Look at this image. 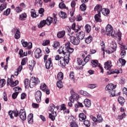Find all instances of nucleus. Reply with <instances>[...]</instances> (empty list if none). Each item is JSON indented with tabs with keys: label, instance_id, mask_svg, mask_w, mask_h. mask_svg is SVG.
<instances>
[{
	"label": "nucleus",
	"instance_id": "obj_1",
	"mask_svg": "<svg viewBox=\"0 0 127 127\" xmlns=\"http://www.w3.org/2000/svg\"><path fill=\"white\" fill-rule=\"evenodd\" d=\"M65 49L66 52L64 51V50L60 49L58 50V52L60 54L64 55V56H67V54H72V52H74V49L73 48H71V43L70 42H67L65 44Z\"/></svg>",
	"mask_w": 127,
	"mask_h": 127
},
{
	"label": "nucleus",
	"instance_id": "obj_2",
	"mask_svg": "<svg viewBox=\"0 0 127 127\" xmlns=\"http://www.w3.org/2000/svg\"><path fill=\"white\" fill-rule=\"evenodd\" d=\"M69 60H70V54H66V56L61 57L60 60V65L62 68H64L66 66V64H69Z\"/></svg>",
	"mask_w": 127,
	"mask_h": 127
},
{
	"label": "nucleus",
	"instance_id": "obj_3",
	"mask_svg": "<svg viewBox=\"0 0 127 127\" xmlns=\"http://www.w3.org/2000/svg\"><path fill=\"white\" fill-rule=\"evenodd\" d=\"M117 50V43L115 42H112L111 43L110 47L106 50V52L108 54H112V53H114V52H116Z\"/></svg>",
	"mask_w": 127,
	"mask_h": 127
},
{
	"label": "nucleus",
	"instance_id": "obj_4",
	"mask_svg": "<svg viewBox=\"0 0 127 127\" xmlns=\"http://www.w3.org/2000/svg\"><path fill=\"white\" fill-rule=\"evenodd\" d=\"M39 83H40V81H39L38 78L32 77L30 80L29 87L33 88L36 86L37 84H39Z\"/></svg>",
	"mask_w": 127,
	"mask_h": 127
},
{
	"label": "nucleus",
	"instance_id": "obj_5",
	"mask_svg": "<svg viewBox=\"0 0 127 127\" xmlns=\"http://www.w3.org/2000/svg\"><path fill=\"white\" fill-rule=\"evenodd\" d=\"M77 66H76V68L78 70H83L84 66L85 65V63L84 62L83 63V60L80 58L77 59Z\"/></svg>",
	"mask_w": 127,
	"mask_h": 127
},
{
	"label": "nucleus",
	"instance_id": "obj_6",
	"mask_svg": "<svg viewBox=\"0 0 127 127\" xmlns=\"http://www.w3.org/2000/svg\"><path fill=\"white\" fill-rule=\"evenodd\" d=\"M69 41L73 45H79L80 44V40L77 37L74 36H69Z\"/></svg>",
	"mask_w": 127,
	"mask_h": 127
},
{
	"label": "nucleus",
	"instance_id": "obj_7",
	"mask_svg": "<svg viewBox=\"0 0 127 127\" xmlns=\"http://www.w3.org/2000/svg\"><path fill=\"white\" fill-rule=\"evenodd\" d=\"M21 43L23 47H27V49H31L32 48V43L25 42L24 39H22Z\"/></svg>",
	"mask_w": 127,
	"mask_h": 127
},
{
	"label": "nucleus",
	"instance_id": "obj_8",
	"mask_svg": "<svg viewBox=\"0 0 127 127\" xmlns=\"http://www.w3.org/2000/svg\"><path fill=\"white\" fill-rule=\"evenodd\" d=\"M41 97H42V93L40 90L37 91L35 94V98L37 103H40L41 102Z\"/></svg>",
	"mask_w": 127,
	"mask_h": 127
},
{
	"label": "nucleus",
	"instance_id": "obj_9",
	"mask_svg": "<svg viewBox=\"0 0 127 127\" xmlns=\"http://www.w3.org/2000/svg\"><path fill=\"white\" fill-rule=\"evenodd\" d=\"M19 117L22 121H25L26 120V112L23 109L20 110L19 112Z\"/></svg>",
	"mask_w": 127,
	"mask_h": 127
},
{
	"label": "nucleus",
	"instance_id": "obj_10",
	"mask_svg": "<svg viewBox=\"0 0 127 127\" xmlns=\"http://www.w3.org/2000/svg\"><path fill=\"white\" fill-rule=\"evenodd\" d=\"M40 89L42 90L43 92H46L47 95H49V94H50V90L48 88V87L45 83L41 84Z\"/></svg>",
	"mask_w": 127,
	"mask_h": 127
},
{
	"label": "nucleus",
	"instance_id": "obj_11",
	"mask_svg": "<svg viewBox=\"0 0 127 127\" xmlns=\"http://www.w3.org/2000/svg\"><path fill=\"white\" fill-rule=\"evenodd\" d=\"M114 31L113 27L110 24H108L106 27V34L110 36L112 35L113 31Z\"/></svg>",
	"mask_w": 127,
	"mask_h": 127
},
{
	"label": "nucleus",
	"instance_id": "obj_12",
	"mask_svg": "<svg viewBox=\"0 0 127 127\" xmlns=\"http://www.w3.org/2000/svg\"><path fill=\"white\" fill-rule=\"evenodd\" d=\"M8 115L11 119H14L13 116H12V115H14V117H15L16 118H17L18 116H19V112H18L17 109H16L14 111H9Z\"/></svg>",
	"mask_w": 127,
	"mask_h": 127
},
{
	"label": "nucleus",
	"instance_id": "obj_13",
	"mask_svg": "<svg viewBox=\"0 0 127 127\" xmlns=\"http://www.w3.org/2000/svg\"><path fill=\"white\" fill-rule=\"evenodd\" d=\"M45 62H46V64H45L46 69H47V70H49V69H50V68H51V67L53 66L51 58H50L49 59H48V60L46 61Z\"/></svg>",
	"mask_w": 127,
	"mask_h": 127
},
{
	"label": "nucleus",
	"instance_id": "obj_14",
	"mask_svg": "<svg viewBox=\"0 0 127 127\" xmlns=\"http://www.w3.org/2000/svg\"><path fill=\"white\" fill-rule=\"evenodd\" d=\"M41 53H42V51L41 50V49L39 48H37V49H36L34 52V55L35 58H36L37 59H38V58H40V57L42 56Z\"/></svg>",
	"mask_w": 127,
	"mask_h": 127
},
{
	"label": "nucleus",
	"instance_id": "obj_15",
	"mask_svg": "<svg viewBox=\"0 0 127 127\" xmlns=\"http://www.w3.org/2000/svg\"><path fill=\"white\" fill-rule=\"evenodd\" d=\"M113 66L112 65V62L111 61H108L104 64V68L106 70H111V68Z\"/></svg>",
	"mask_w": 127,
	"mask_h": 127
},
{
	"label": "nucleus",
	"instance_id": "obj_16",
	"mask_svg": "<svg viewBox=\"0 0 127 127\" xmlns=\"http://www.w3.org/2000/svg\"><path fill=\"white\" fill-rule=\"evenodd\" d=\"M76 36L79 40H83L85 37V32L81 31L79 33H77Z\"/></svg>",
	"mask_w": 127,
	"mask_h": 127
},
{
	"label": "nucleus",
	"instance_id": "obj_17",
	"mask_svg": "<svg viewBox=\"0 0 127 127\" xmlns=\"http://www.w3.org/2000/svg\"><path fill=\"white\" fill-rule=\"evenodd\" d=\"M126 63L127 61H126V60L120 58L117 62V65H118V66H125Z\"/></svg>",
	"mask_w": 127,
	"mask_h": 127
},
{
	"label": "nucleus",
	"instance_id": "obj_18",
	"mask_svg": "<svg viewBox=\"0 0 127 127\" xmlns=\"http://www.w3.org/2000/svg\"><path fill=\"white\" fill-rule=\"evenodd\" d=\"M9 83H11V87H15V86H16V85L18 84V80H16L15 82H14L11 79H9L8 78L7 79V84H9Z\"/></svg>",
	"mask_w": 127,
	"mask_h": 127
},
{
	"label": "nucleus",
	"instance_id": "obj_19",
	"mask_svg": "<svg viewBox=\"0 0 127 127\" xmlns=\"http://www.w3.org/2000/svg\"><path fill=\"white\" fill-rule=\"evenodd\" d=\"M117 85H114L113 83L107 85L105 88L106 91H112L114 89H116Z\"/></svg>",
	"mask_w": 127,
	"mask_h": 127
},
{
	"label": "nucleus",
	"instance_id": "obj_20",
	"mask_svg": "<svg viewBox=\"0 0 127 127\" xmlns=\"http://www.w3.org/2000/svg\"><path fill=\"white\" fill-rule=\"evenodd\" d=\"M84 104L86 108H90L91 107V105H92V103L91 102V100L85 99L84 101Z\"/></svg>",
	"mask_w": 127,
	"mask_h": 127
},
{
	"label": "nucleus",
	"instance_id": "obj_21",
	"mask_svg": "<svg viewBox=\"0 0 127 127\" xmlns=\"http://www.w3.org/2000/svg\"><path fill=\"white\" fill-rule=\"evenodd\" d=\"M57 116V113L56 112H52L50 113L49 115V118L51 120V121H55V117Z\"/></svg>",
	"mask_w": 127,
	"mask_h": 127
},
{
	"label": "nucleus",
	"instance_id": "obj_22",
	"mask_svg": "<svg viewBox=\"0 0 127 127\" xmlns=\"http://www.w3.org/2000/svg\"><path fill=\"white\" fill-rule=\"evenodd\" d=\"M102 10H103V6L100 4H97L94 8V11H97L98 13H99V12L101 13Z\"/></svg>",
	"mask_w": 127,
	"mask_h": 127
},
{
	"label": "nucleus",
	"instance_id": "obj_23",
	"mask_svg": "<svg viewBox=\"0 0 127 127\" xmlns=\"http://www.w3.org/2000/svg\"><path fill=\"white\" fill-rule=\"evenodd\" d=\"M94 18L97 22H102V19L101 18V13L99 12L94 16Z\"/></svg>",
	"mask_w": 127,
	"mask_h": 127
},
{
	"label": "nucleus",
	"instance_id": "obj_24",
	"mask_svg": "<svg viewBox=\"0 0 127 127\" xmlns=\"http://www.w3.org/2000/svg\"><path fill=\"white\" fill-rule=\"evenodd\" d=\"M27 120L28 124L32 125V123H33V114L30 113L28 116Z\"/></svg>",
	"mask_w": 127,
	"mask_h": 127
},
{
	"label": "nucleus",
	"instance_id": "obj_25",
	"mask_svg": "<svg viewBox=\"0 0 127 127\" xmlns=\"http://www.w3.org/2000/svg\"><path fill=\"white\" fill-rule=\"evenodd\" d=\"M71 29L74 30V31L75 32H78V31L81 29V27L79 25H77V29H76V23H73L71 26Z\"/></svg>",
	"mask_w": 127,
	"mask_h": 127
},
{
	"label": "nucleus",
	"instance_id": "obj_26",
	"mask_svg": "<svg viewBox=\"0 0 127 127\" xmlns=\"http://www.w3.org/2000/svg\"><path fill=\"white\" fill-rule=\"evenodd\" d=\"M79 120L80 122H83V121H85L86 119H87V116L84 113H80L79 114Z\"/></svg>",
	"mask_w": 127,
	"mask_h": 127
},
{
	"label": "nucleus",
	"instance_id": "obj_27",
	"mask_svg": "<svg viewBox=\"0 0 127 127\" xmlns=\"http://www.w3.org/2000/svg\"><path fill=\"white\" fill-rule=\"evenodd\" d=\"M46 21V24L47 25H50L52 22H53V18L51 17H48L45 20Z\"/></svg>",
	"mask_w": 127,
	"mask_h": 127
},
{
	"label": "nucleus",
	"instance_id": "obj_28",
	"mask_svg": "<svg viewBox=\"0 0 127 127\" xmlns=\"http://www.w3.org/2000/svg\"><path fill=\"white\" fill-rule=\"evenodd\" d=\"M118 102L119 104L121 105V106H124L125 102H126V100L125 99V98H124V97L120 96L118 98Z\"/></svg>",
	"mask_w": 127,
	"mask_h": 127
},
{
	"label": "nucleus",
	"instance_id": "obj_29",
	"mask_svg": "<svg viewBox=\"0 0 127 127\" xmlns=\"http://www.w3.org/2000/svg\"><path fill=\"white\" fill-rule=\"evenodd\" d=\"M35 64H36V62L34 61H32L31 63H29V68L30 71H32V70H33V68H34V66H35Z\"/></svg>",
	"mask_w": 127,
	"mask_h": 127
},
{
	"label": "nucleus",
	"instance_id": "obj_30",
	"mask_svg": "<svg viewBox=\"0 0 127 127\" xmlns=\"http://www.w3.org/2000/svg\"><path fill=\"white\" fill-rule=\"evenodd\" d=\"M90 60H92V57L91 56V55L89 54L84 59L83 62H84V64L86 65Z\"/></svg>",
	"mask_w": 127,
	"mask_h": 127
},
{
	"label": "nucleus",
	"instance_id": "obj_31",
	"mask_svg": "<svg viewBox=\"0 0 127 127\" xmlns=\"http://www.w3.org/2000/svg\"><path fill=\"white\" fill-rule=\"evenodd\" d=\"M101 12L102 14H103V15L106 16V15H108V14H110V9L108 8H103L102 9Z\"/></svg>",
	"mask_w": 127,
	"mask_h": 127
},
{
	"label": "nucleus",
	"instance_id": "obj_32",
	"mask_svg": "<svg viewBox=\"0 0 127 127\" xmlns=\"http://www.w3.org/2000/svg\"><path fill=\"white\" fill-rule=\"evenodd\" d=\"M92 41H93V37L92 36H89L85 38V42L87 44H90Z\"/></svg>",
	"mask_w": 127,
	"mask_h": 127
},
{
	"label": "nucleus",
	"instance_id": "obj_33",
	"mask_svg": "<svg viewBox=\"0 0 127 127\" xmlns=\"http://www.w3.org/2000/svg\"><path fill=\"white\" fill-rule=\"evenodd\" d=\"M115 39H116L118 41H121L122 40V32H118L116 35Z\"/></svg>",
	"mask_w": 127,
	"mask_h": 127
},
{
	"label": "nucleus",
	"instance_id": "obj_34",
	"mask_svg": "<svg viewBox=\"0 0 127 127\" xmlns=\"http://www.w3.org/2000/svg\"><path fill=\"white\" fill-rule=\"evenodd\" d=\"M64 77V74L63 72L60 71L58 73L57 75V78L59 81H62Z\"/></svg>",
	"mask_w": 127,
	"mask_h": 127
},
{
	"label": "nucleus",
	"instance_id": "obj_35",
	"mask_svg": "<svg viewBox=\"0 0 127 127\" xmlns=\"http://www.w3.org/2000/svg\"><path fill=\"white\" fill-rule=\"evenodd\" d=\"M59 6L60 8H61L62 9H66V10L69 9L68 7H66V5L63 2L60 3Z\"/></svg>",
	"mask_w": 127,
	"mask_h": 127
},
{
	"label": "nucleus",
	"instance_id": "obj_36",
	"mask_svg": "<svg viewBox=\"0 0 127 127\" xmlns=\"http://www.w3.org/2000/svg\"><path fill=\"white\" fill-rule=\"evenodd\" d=\"M46 24V21L45 20H43L40 21L39 24H38V27L39 28H42Z\"/></svg>",
	"mask_w": 127,
	"mask_h": 127
},
{
	"label": "nucleus",
	"instance_id": "obj_37",
	"mask_svg": "<svg viewBox=\"0 0 127 127\" xmlns=\"http://www.w3.org/2000/svg\"><path fill=\"white\" fill-rule=\"evenodd\" d=\"M65 35V31H61L58 33L57 36L58 38H63Z\"/></svg>",
	"mask_w": 127,
	"mask_h": 127
},
{
	"label": "nucleus",
	"instance_id": "obj_38",
	"mask_svg": "<svg viewBox=\"0 0 127 127\" xmlns=\"http://www.w3.org/2000/svg\"><path fill=\"white\" fill-rule=\"evenodd\" d=\"M97 123H102V122H104V119H103V117H102V115L100 114H97Z\"/></svg>",
	"mask_w": 127,
	"mask_h": 127
},
{
	"label": "nucleus",
	"instance_id": "obj_39",
	"mask_svg": "<svg viewBox=\"0 0 127 127\" xmlns=\"http://www.w3.org/2000/svg\"><path fill=\"white\" fill-rule=\"evenodd\" d=\"M14 37L15 39H19L20 38V31H19V29H17Z\"/></svg>",
	"mask_w": 127,
	"mask_h": 127
},
{
	"label": "nucleus",
	"instance_id": "obj_40",
	"mask_svg": "<svg viewBox=\"0 0 127 127\" xmlns=\"http://www.w3.org/2000/svg\"><path fill=\"white\" fill-rule=\"evenodd\" d=\"M91 63L92 64V66L94 67L99 66V61L97 60L91 61Z\"/></svg>",
	"mask_w": 127,
	"mask_h": 127
},
{
	"label": "nucleus",
	"instance_id": "obj_41",
	"mask_svg": "<svg viewBox=\"0 0 127 127\" xmlns=\"http://www.w3.org/2000/svg\"><path fill=\"white\" fill-rule=\"evenodd\" d=\"M31 16L33 18H36V17L38 16V15L36 14V12H35V10H34V9H31Z\"/></svg>",
	"mask_w": 127,
	"mask_h": 127
},
{
	"label": "nucleus",
	"instance_id": "obj_42",
	"mask_svg": "<svg viewBox=\"0 0 127 127\" xmlns=\"http://www.w3.org/2000/svg\"><path fill=\"white\" fill-rule=\"evenodd\" d=\"M92 29V28L91 27V26L89 24H86L85 26V30L87 33H90L91 32V30Z\"/></svg>",
	"mask_w": 127,
	"mask_h": 127
},
{
	"label": "nucleus",
	"instance_id": "obj_43",
	"mask_svg": "<svg viewBox=\"0 0 127 127\" xmlns=\"http://www.w3.org/2000/svg\"><path fill=\"white\" fill-rule=\"evenodd\" d=\"M59 15H60V17L62 18H66L67 17V13H66L64 11H61L59 13Z\"/></svg>",
	"mask_w": 127,
	"mask_h": 127
},
{
	"label": "nucleus",
	"instance_id": "obj_44",
	"mask_svg": "<svg viewBox=\"0 0 127 127\" xmlns=\"http://www.w3.org/2000/svg\"><path fill=\"white\" fill-rule=\"evenodd\" d=\"M43 2L42 0H35V5H39L40 7L42 6Z\"/></svg>",
	"mask_w": 127,
	"mask_h": 127
},
{
	"label": "nucleus",
	"instance_id": "obj_45",
	"mask_svg": "<svg viewBox=\"0 0 127 127\" xmlns=\"http://www.w3.org/2000/svg\"><path fill=\"white\" fill-rule=\"evenodd\" d=\"M26 17H27V15L26 13H24L19 15V19L20 20H24V18H26Z\"/></svg>",
	"mask_w": 127,
	"mask_h": 127
},
{
	"label": "nucleus",
	"instance_id": "obj_46",
	"mask_svg": "<svg viewBox=\"0 0 127 127\" xmlns=\"http://www.w3.org/2000/svg\"><path fill=\"white\" fill-rule=\"evenodd\" d=\"M110 73H108V75H111V74H119L120 70L119 69H112L110 70Z\"/></svg>",
	"mask_w": 127,
	"mask_h": 127
},
{
	"label": "nucleus",
	"instance_id": "obj_47",
	"mask_svg": "<svg viewBox=\"0 0 127 127\" xmlns=\"http://www.w3.org/2000/svg\"><path fill=\"white\" fill-rule=\"evenodd\" d=\"M70 127H79L78 124L76 123L74 120H72L70 123Z\"/></svg>",
	"mask_w": 127,
	"mask_h": 127
},
{
	"label": "nucleus",
	"instance_id": "obj_48",
	"mask_svg": "<svg viewBox=\"0 0 127 127\" xmlns=\"http://www.w3.org/2000/svg\"><path fill=\"white\" fill-rule=\"evenodd\" d=\"M30 83V81H29V79L28 78H25L24 80V84L25 88L29 87V83Z\"/></svg>",
	"mask_w": 127,
	"mask_h": 127
},
{
	"label": "nucleus",
	"instance_id": "obj_49",
	"mask_svg": "<svg viewBox=\"0 0 127 127\" xmlns=\"http://www.w3.org/2000/svg\"><path fill=\"white\" fill-rule=\"evenodd\" d=\"M57 86L58 88H59V89L63 88V83H62V80H59L57 82Z\"/></svg>",
	"mask_w": 127,
	"mask_h": 127
},
{
	"label": "nucleus",
	"instance_id": "obj_50",
	"mask_svg": "<svg viewBox=\"0 0 127 127\" xmlns=\"http://www.w3.org/2000/svg\"><path fill=\"white\" fill-rule=\"evenodd\" d=\"M27 61H28V59H27V58H23L21 62V65L24 66V65H26V63H27Z\"/></svg>",
	"mask_w": 127,
	"mask_h": 127
},
{
	"label": "nucleus",
	"instance_id": "obj_51",
	"mask_svg": "<svg viewBox=\"0 0 127 127\" xmlns=\"http://www.w3.org/2000/svg\"><path fill=\"white\" fill-rule=\"evenodd\" d=\"M109 96L110 97H115V96H116V90L115 89L109 91Z\"/></svg>",
	"mask_w": 127,
	"mask_h": 127
},
{
	"label": "nucleus",
	"instance_id": "obj_52",
	"mask_svg": "<svg viewBox=\"0 0 127 127\" xmlns=\"http://www.w3.org/2000/svg\"><path fill=\"white\" fill-rule=\"evenodd\" d=\"M126 117H127V115L126 114V113H124L122 114V115L118 116V119L119 121H122V120H124V119H125Z\"/></svg>",
	"mask_w": 127,
	"mask_h": 127
},
{
	"label": "nucleus",
	"instance_id": "obj_53",
	"mask_svg": "<svg viewBox=\"0 0 127 127\" xmlns=\"http://www.w3.org/2000/svg\"><path fill=\"white\" fill-rule=\"evenodd\" d=\"M6 8V3H3L1 4L0 6V12L2 11L3 9H5Z\"/></svg>",
	"mask_w": 127,
	"mask_h": 127
},
{
	"label": "nucleus",
	"instance_id": "obj_54",
	"mask_svg": "<svg viewBox=\"0 0 127 127\" xmlns=\"http://www.w3.org/2000/svg\"><path fill=\"white\" fill-rule=\"evenodd\" d=\"M10 13V8H7L6 10L4 11L3 12V15H6V16H8L9 15Z\"/></svg>",
	"mask_w": 127,
	"mask_h": 127
},
{
	"label": "nucleus",
	"instance_id": "obj_55",
	"mask_svg": "<svg viewBox=\"0 0 127 127\" xmlns=\"http://www.w3.org/2000/svg\"><path fill=\"white\" fill-rule=\"evenodd\" d=\"M54 109H55V105L54 104H50L49 108L50 111L52 113L56 112L54 111Z\"/></svg>",
	"mask_w": 127,
	"mask_h": 127
},
{
	"label": "nucleus",
	"instance_id": "obj_56",
	"mask_svg": "<svg viewBox=\"0 0 127 127\" xmlns=\"http://www.w3.org/2000/svg\"><path fill=\"white\" fill-rule=\"evenodd\" d=\"M60 46V43L59 42H54L53 47H54V49H57V47Z\"/></svg>",
	"mask_w": 127,
	"mask_h": 127
},
{
	"label": "nucleus",
	"instance_id": "obj_57",
	"mask_svg": "<svg viewBox=\"0 0 127 127\" xmlns=\"http://www.w3.org/2000/svg\"><path fill=\"white\" fill-rule=\"evenodd\" d=\"M5 85V79H2L0 80V88H2Z\"/></svg>",
	"mask_w": 127,
	"mask_h": 127
},
{
	"label": "nucleus",
	"instance_id": "obj_58",
	"mask_svg": "<svg viewBox=\"0 0 127 127\" xmlns=\"http://www.w3.org/2000/svg\"><path fill=\"white\" fill-rule=\"evenodd\" d=\"M84 126L87 127H89L91 126V122L89 120H85L83 123Z\"/></svg>",
	"mask_w": 127,
	"mask_h": 127
},
{
	"label": "nucleus",
	"instance_id": "obj_59",
	"mask_svg": "<svg viewBox=\"0 0 127 127\" xmlns=\"http://www.w3.org/2000/svg\"><path fill=\"white\" fill-rule=\"evenodd\" d=\"M75 108H83L84 107V105H83V104L81 102H78L77 104H76L74 105Z\"/></svg>",
	"mask_w": 127,
	"mask_h": 127
},
{
	"label": "nucleus",
	"instance_id": "obj_60",
	"mask_svg": "<svg viewBox=\"0 0 127 127\" xmlns=\"http://www.w3.org/2000/svg\"><path fill=\"white\" fill-rule=\"evenodd\" d=\"M75 73H74V71H70L69 73V78L71 80H75Z\"/></svg>",
	"mask_w": 127,
	"mask_h": 127
},
{
	"label": "nucleus",
	"instance_id": "obj_61",
	"mask_svg": "<svg viewBox=\"0 0 127 127\" xmlns=\"http://www.w3.org/2000/svg\"><path fill=\"white\" fill-rule=\"evenodd\" d=\"M53 23L55 25L57 23V17H56V14H54V17L53 18Z\"/></svg>",
	"mask_w": 127,
	"mask_h": 127
},
{
	"label": "nucleus",
	"instance_id": "obj_62",
	"mask_svg": "<svg viewBox=\"0 0 127 127\" xmlns=\"http://www.w3.org/2000/svg\"><path fill=\"white\" fill-rule=\"evenodd\" d=\"M67 107H66V105L65 104H62L61 105V111H65Z\"/></svg>",
	"mask_w": 127,
	"mask_h": 127
},
{
	"label": "nucleus",
	"instance_id": "obj_63",
	"mask_svg": "<svg viewBox=\"0 0 127 127\" xmlns=\"http://www.w3.org/2000/svg\"><path fill=\"white\" fill-rule=\"evenodd\" d=\"M80 8L82 11H85L86 10V4L84 3L82 4L80 6Z\"/></svg>",
	"mask_w": 127,
	"mask_h": 127
},
{
	"label": "nucleus",
	"instance_id": "obj_64",
	"mask_svg": "<svg viewBox=\"0 0 127 127\" xmlns=\"http://www.w3.org/2000/svg\"><path fill=\"white\" fill-rule=\"evenodd\" d=\"M75 100H79V95L77 93H74L71 95Z\"/></svg>",
	"mask_w": 127,
	"mask_h": 127
}]
</instances>
